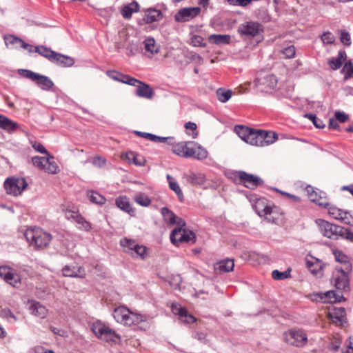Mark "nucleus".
<instances>
[{"mask_svg": "<svg viewBox=\"0 0 353 353\" xmlns=\"http://www.w3.org/2000/svg\"><path fill=\"white\" fill-rule=\"evenodd\" d=\"M253 208L259 216L270 219L268 216L272 212V204L266 199H257L253 204Z\"/></svg>", "mask_w": 353, "mask_h": 353, "instance_id": "15", "label": "nucleus"}, {"mask_svg": "<svg viewBox=\"0 0 353 353\" xmlns=\"http://www.w3.org/2000/svg\"><path fill=\"white\" fill-rule=\"evenodd\" d=\"M150 137H151V139L150 141H154V142H159V143H165L168 142L169 144L172 143L173 137H159L155 134L148 135Z\"/></svg>", "mask_w": 353, "mask_h": 353, "instance_id": "55", "label": "nucleus"}, {"mask_svg": "<svg viewBox=\"0 0 353 353\" xmlns=\"http://www.w3.org/2000/svg\"><path fill=\"white\" fill-rule=\"evenodd\" d=\"M185 311L186 310L179 303H172V312L174 314L178 315L180 319H183V316H185Z\"/></svg>", "mask_w": 353, "mask_h": 353, "instance_id": "52", "label": "nucleus"}, {"mask_svg": "<svg viewBox=\"0 0 353 353\" xmlns=\"http://www.w3.org/2000/svg\"><path fill=\"white\" fill-rule=\"evenodd\" d=\"M234 263L232 259H227L217 263L215 269L219 270L220 273L228 272L233 270Z\"/></svg>", "mask_w": 353, "mask_h": 353, "instance_id": "27", "label": "nucleus"}, {"mask_svg": "<svg viewBox=\"0 0 353 353\" xmlns=\"http://www.w3.org/2000/svg\"><path fill=\"white\" fill-rule=\"evenodd\" d=\"M263 136V134L261 135V130L252 129L245 142L252 145L263 147V141H264L265 137Z\"/></svg>", "mask_w": 353, "mask_h": 353, "instance_id": "18", "label": "nucleus"}, {"mask_svg": "<svg viewBox=\"0 0 353 353\" xmlns=\"http://www.w3.org/2000/svg\"><path fill=\"white\" fill-rule=\"evenodd\" d=\"M92 330L98 338L103 341L117 343L120 340L119 334L100 321L93 323Z\"/></svg>", "mask_w": 353, "mask_h": 353, "instance_id": "6", "label": "nucleus"}, {"mask_svg": "<svg viewBox=\"0 0 353 353\" xmlns=\"http://www.w3.org/2000/svg\"><path fill=\"white\" fill-rule=\"evenodd\" d=\"M34 52L48 59L50 62H52V60L56 54L55 51L52 50L50 48H48L44 46H38L34 47Z\"/></svg>", "mask_w": 353, "mask_h": 353, "instance_id": "34", "label": "nucleus"}, {"mask_svg": "<svg viewBox=\"0 0 353 353\" xmlns=\"http://www.w3.org/2000/svg\"><path fill=\"white\" fill-rule=\"evenodd\" d=\"M328 210V213L335 219L341 220L343 214H346L345 211H343L336 206L332 205L329 203L328 208H326Z\"/></svg>", "mask_w": 353, "mask_h": 353, "instance_id": "45", "label": "nucleus"}, {"mask_svg": "<svg viewBox=\"0 0 353 353\" xmlns=\"http://www.w3.org/2000/svg\"><path fill=\"white\" fill-rule=\"evenodd\" d=\"M144 48L146 52L151 54H157L159 52V46L156 44V41L153 37H148L144 41Z\"/></svg>", "mask_w": 353, "mask_h": 353, "instance_id": "35", "label": "nucleus"}, {"mask_svg": "<svg viewBox=\"0 0 353 353\" xmlns=\"http://www.w3.org/2000/svg\"><path fill=\"white\" fill-rule=\"evenodd\" d=\"M210 42L216 45L228 44L230 42V36L228 34H211L208 37Z\"/></svg>", "mask_w": 353, "mask_h": 353, "instance_id": "33", "label": "nucleus"}, {"mask_svg": "<svg viewBox=\"0 0 353 353\" xmlns=\"http://www.w3.org/2000/svg\"><path fill=\"white\" fill-rule=\"evenodd\" d=\"M0 276L8 283L16 286L20 283V276L12 269L7 266L0 267Z\"/></svg>", "mask_w": 353, "mask_h": 353, "instance_id": "16", "label": "nucleus"}, {"mask_svg": "<svg viewBox=\"0 0 353 353\" xmlns=\"http://www.w3.org/2000/svg\"><path fill=\"white\" fill-rule=\"evenodd\" d=\"M115 204L119 208L130 214L134 212L133 208L130 203L129 199L126 196H121L117 198L115 200Z\"/></svg>", "mask_w": 353, "mask_h": 353, "instance_id": "25", "label": "nucleus"}, {"mask_svg": "<svg viewBox=\"0 0 353 353\" xmlns=\"http://www.w3.org/2000/svg\"><path fill=\"white\" fill-rule=\"evenodd\" d=\"M122 78V79L120 80V82L132 85V86H137L138 85V83H140V81L132 77L131 76H129L128 74L120 75Z\"/></svg>", "mask_w": 353, "mask_h": 353, "instance_id": "51", "label": "nucleus"}, {"mask_svg": "<svg viewBox=\"0 0 353 353\" xmlns=\"http://www.w3.org/2000/svg\"><path fill=\"white\" fill-rule=\"evenodd\" d=\"M321 40L323 43L332 44L335 41V38L331 32H325L321 35Z\"/></svg>", "mask_w": 353, "mask_h": 353, "instance_id": "57", "label": "nucleus"}, {"mask_svg": "<svg viewBox=\"0 0 353 353\" xmlns=\"http://www.w3.org/2000/svg\"><path fill=\"white\" fill-rule=\"evenodd\" d=\"M314 300L317 301H321L323 303H336L341 301L342 294L340 292H336L334 290L327 291L324 293H316L314 294Z\"/></svg>", "mask_w": 353, "mask_h": 353, "instance_id": "17", "label": "nucleus"}, {"mask_svg": "<svg viewBox=\"0 0 353 353\" xmlns=\"http://www.w3.org/2000/svg\"><path fill=\"white\" fill-rule=\"evenodd\" d=\"M136 87V94L137 96L146 99H151L153 97L154 92L148 84L140 81V83H138Z\"/></svg>", "mask_w": 353, "mask_h": 353, "instance_id": "21", "label": "nucleus"}, {"mask_svg": "<svg viewBox=\"0 0 353 353\" xmlns=\"http://www.w3.org/2000/svg\"><path fill=\"white\" fill-rule=\"evenodd\" d=\"M162 19V12L156 9L149 8L145 11L143 21L145 23H151Z\"/></svg>", "mask_w": 353, "mask_h": 353, "instance_id": "20", "label": "nucleus"}, {"mask_svg": "<svg viewBox=\"0 0 353 353\" xmlns=\"http://www.w3.org/2000/svg\"><path fill=\"white\" fill-rule=\"evenodd\" d=\"M347 54L345 50H341L339 51L338 56L336 58H332L328 61V65L333 70L339 69L343 63L346 60Z\"/></svg>", "mask_w": 353, "mask_h": 353, "instance_id": "23", "label": "nucleus"}, {"mask_svg": "<svg viewBox=\"0 0 353 353\" xmlns=\"http://www.w3.org/2000/svg\"><path fill=\"white\" fill-rule=\"evenodd\" d=\"M48 158V163L45 165L44 171L50 174H57L59 169L57 163L53 161L54 157L49 154L46 157Z\"/></svg>", "mask_w": 353, "mask_h": 353, "instance_id": "36", "label": "nucleus"}, {"mask_svg": "<svg viewBox=\"0 0 353 353\" xmlns=\"http://www.w3.org/2000/svg\"><path fill=\"white\" fill-rule=\"evenodd\" d=\"M18 128V124L4 115H0V128L8 132H13Z\"/></svg>", "mask_w": 353, "mask_h": 353, "instance_id": "29", "label": "nucleus"}, {"mask_svg": "<svg viewBox=\"0 0 353 353\" xmlns=\"http://www.w3.org/2000/svg\"><path fill=\"white\" fill-rule=\"evenodd\" d=\"M37 85L43 90H50L53 85V82L47 76L37 74L34 81Z\"/></svg>", "mask_w": 353, "mask_h": 353, "instance_id": "24", "label": "nucleus"}, {"mask_svg": "<svg viewBox=\"0 0 353 353\" xmlns=\"http://www.w3.org/2000/svg\"><path fill=\"white\" fill-rule=\"evenodd\" d=\"M237 31L244 39H251L263 32V26L259 22L249 21L241 24Z\"/></svg>", "mask_w": 353, "mask_h": 353, "instance_id": "8", "label": "nucleus"}, {"mask_svg": "<svg viewBox=\"0 0 353 353\" xmlns=\"http://www.w3.org/2000/svg\"><path fill=\"white\" fill-rule=\"evenodd\" d=\"M316 223L319 226L321 233L329 239H338L340 237L341 231H343V227L331 223L323 219H316Z\"/></svg>", "mask_w": 353, "mask_h": 353, "instance_id": "9", "label": "nucleus"}, {"mask_svg": "<svg viewBox=\"0 0 353 353\" xmlns=\"http://www.w3.org/2000/svg\"><path fill=\"white\" fill-rule=\"evenodd\" d=\"M340 40L345 46H350L351 45L350 34L345 30H341Z\"/></svg>", "mask_w": 353, "mask_h": 353, "instance_id": "56", "label": "nucleus"}, {"mask_svg": "<svg viewBox=\"0 0 353 353\" xmlns=\"http://www.w3.org/2000/svg\"><path fill=\"white\" fill-rule=\"evenodd\" d=\"M232 91L230 90H224L219 88L216 90V94L219 101L225 103L228 101L232 97Z\"/></svg>", "mask_w": 353, "mask_h": 353, "instance_id": "43", "label": "nucleus"}, {"mask_svg": "<svg viewBox=\"0 0 353 353\" xmlns=\"http://www.w3.org/2000/svg\"><path fill=\"white\" fill-rule=\"evenodd\" d=\"M62 272L63 276L70 277L82 278L84 277L85 274L84 269L81 267H70L69 265H65L63 268Z\"/></svg>", "mask_w": 353, "mask_h": 353, "instance_id": "22", "label": "nucleus"}, {"mask_svg": "<svg viewBox=\"0 0 353 353\" xmlns=\"http://www.w3.org/2000/svg\"><path fill=\"white\" fill-rule=\"evenodd\" d=\"M230 5L246 6L250 3V0H228Z\"/></svg>", "mask_w": 353, "mask_h": 353, "instance_id": "63", "label": "nucleus"}, {"mask_svg": "<svg viewBox=\"0 0 353 353\" xmlns=\"http://www.w3.org/2000/svg\"><path fill=\"white\" fill-rule=\"evenodd\" d=\"M334 255L336 261L342 264L341 267H345V263H351L348 261L347 256L344 254L341 251L336 250L334 252Z\"/></svg>", "mask_w": 353, "mask_h": 353, "instance_id": "49", "label": "nucleus"}, {"mask_svg": "<svg viewBox=\"0 0 353 353\" xmlns=\"http://www.w3.org/2000/svg\"><path fill=\"white\" fill-rule=\"evenodd\" d=\"M345 214H343L341 221L347 225H353V216L347 211H345Z\"/></svg>", "mask_w": 353, "mask_h": 353, "instance_id": "62", "label": "nucleus"}, {"mask_svg": "<svg viewBox=\"0 0 353 353\" xmlns=\"http://www.w3.org/2000/svg\"><path fill=\"white\" fill-rule=\"evenodd\" d=\"M32 148L37 152L46 154V156L49 155V152L46 150V148L43 147V145L37 141H34L32 144Z\"/></svg>", "mask_w": 353, "mask_h": 353, "instance_id": "59", "label": "nucleus"}, {"mask_svg": "<svg viewBox=\"0 0 353 353\" xmlns=\"http://www.w3.org/2000/svg\"><path fill=\"white\" fill-rule=\"evenodd\" d=\"M88 196L90 201L99 205L104 204L106 201L103 196L94 191L88 192Z\"/></svg>", "mask_w": 353, "mask_h": 353, "instance_id": "41", "label": "nucleus"}, {"mask_svg": "<svg viewBox=\"0 0 353 353\" xmlns=\"http://www.w3.org/2000/svg\"><path fill=\"white\" fill-rule=\"evenodd\" d=\"M125 158L130 163H133L137 166H143L145 164L146 160L141 156L135 154L133 152H127Z\"/></svg>", "mask_w": 353, "mask_h": 353, "instance_id": "30", "label": "nucleus"}, {"mask_svg": "<svg viewBox=\"0 0 353 353\" xmlns=\"http://www.w3.org/2000/svg\"><path fill=\"white\" fill-rule=\"evenodd\" d=\"M113 317L118 323L127 325H137L145 321L142 315L131 312L125 306L115 308Z\"/></svg>", "mask_w": 353, "mask_h": 353, "instance_id": "4", "label": "nucleus"}, {"mask_svg": "<svg viewBox=\"0 0 353 353\" xmlns=\"http://www.w3.org/2000/svg\"><path fill=\"white\" fill-rule=\"evenodd\" d=\"M52 63H54L61 67H70L74 63V60L69 56L62 54L56 52Z\"/></svg>", "mask_w": 353, "mask_h": 353, "instance_id": "19", "label": "nucleus"}, {"mask_svg": "<svg viewBox=\"0 0 353 353\" xmlns=\"http://www.w3.org/2000/svg\"><path fill=\"white\" fill-rule=\"evenodd\" d=\"M308 197L311 201L316 203L319 206L328 208L329 202L326 197L325 192L319 190H314L311 185H307L305 188Z\"/></svg>", "mask_w": 353, "mask_h": 353, "instance_id": "13", "label": "nucleus"}, {"mask_svg": "<svg viewBox=\"0 0 353 353\" xmlns=\"http://www.w3.org/2000/svg\"><path fill=\"white\" fill-rule=\"evenodd\" d=\"M161 214L166 223L170 225L175 224L176 216L173 212L170 210L168 208L163 207L161 208Z\"/></svg>", "mask_w": 353, "mask_h": 353, "instance_id": "38", "label": "nucleus"}, {"mask_svg": "<svg viewBox=\"0 0 353 353\" xmlns=\"http://www.w3.org/2000/svg\"><path fill=\"white\" fill-rule=\"evenodd\" d=\"M5 42L6 44L8 46L9 44L10 45H14V44H19L21 48H27L28 47V43H26L23 39L13 36V35H9L8 37H5Z\"/></svg>", "mask_w": 353, "mask_h": 353, "instance_id": "39", "label": "nucleus"}, {"mask_svg": "<svg viewBox=\"0 0 353 353\" xmlns=\"http://www.w3.org/2000/svg\"><path fill=\"white\" fill-rule=\"evenodd\" d=\"M175 224L177 227L170 233V241L174 245H178L179 243H195L196 235L193 232L183 228L185 226L183 219L176 216Z\"/></svg>", "mask_w": 353, "mask_h": 353, "instance_id": "3", "label": "nucleus"}, {"mask_svg": "<svg viewBox=\"0 0 353 353\" xmlns=\"http://www.w3.org/2000/svg\"><path fill=\"white\" fill-rule=\"evenodd\" d=\"M139 10V5L137 1L123 6L121 10V14L125 19H130L132 13L137 12Z\"/></svg>", "mask_w": 353, "mask_h": 353, "instance_id": "28", "label": "nucleus"}, {"mask_svg": "<svg viewBox=\"0 0 353 353\" xmlns=\"http://www.w3.org/2000/svg\"><path fill=\"white\" fill-rule=\"evenodd\" d=\"M190 43L194 47H205L206 43L203 37L197 34H190Z\"/></svg>", "mask_w": 353, "mask_h": 353, "instance_id": "47", "label": "nucleus"}, {"mask_svg": "<svg viewBox=\"0 0 353 353\" xmlns=\"http://www.w3.org/2000/svg\"><path fill=\"white\" fill-rule=\"evenodd\" d=\"M351 263H345V267L337 266L332 272V281L339 290L349 289V274L352 272Z\"/></svg>", "mask_w": 353, "mask_h": 353, "instance_id": "5", "label": "nucleus"}, {"mask_svg": "<svg viewBox=\"0 0 353 353\" xmlns=\"http://www.w3.org/2000/svg\"><path fill=\"white\" fill-rule=\"evenodd\" d=\"M18 73L21 76H22L25 78L29 79L32 80V81H34V79L37 77V73L34 72L29 70H26V69H19L18 70Z\"/></svg>", "mask_w": 353, "mask_h": 353, "instance_id": "54", "label": "nucleus"}, {"mask_svg": "<svg viewBox=\"0 0 353 353\" xmlns=\"http://www.w3.org/2000/svg\"><path fill=\"white\" fill-rule=\"evenodd\" d=\"M188 182L192 185H203L205 182V175L203 174H195L191 172L185 176Z\"/></svg>", "mask_w": 353, "mask_h": 353, "instance_id": "32", "label": "nucleus"}, {"mask_svg": "<svg viewBox=\"0 0 353 353\" xmlns=\"http://www.w3.org/2000/svg\"><path fill=\"white\" fill-rule=\"evenodd\" d=\"M134 200L139 205L144 207L149 206L151 203V199L144 193L139 192L134 195Z\"/></svg>", "mask_w": 353, "mask_h": 353, "instance_id": "42", "label": "nucleus"}, {"mask_svg": "<svg viewBox=\"0 0 353 353\" xmlns=\"http://www.w3.org/2000/svg\"><path fill=\"white\" fill-rule=\"evenodd\" d=\"M334 116L336 120L341 123H345L348 119V115L343 112L336 111Z\"/></svg>", "mask_w": 353, "mask_h": 353, "instance_id": "61", "label": "nucleus"}, {"mask_svg": "<svg viewBox=\"0 0 353 353\" xmlns=\"http://www.w3.org/2000/svg\"><path fill=\"white\" fill-rule=\"evenodd\" d=\"M283 340L288 345L303 347L307 342V334L300 329H291L283 333Z\"/></svg>", "mask_w": 353, "mask_h": 353, "instance_id": "7", "label": "nucleus"}, {"mask_svg": "<svg viewBox=\"0 0 353 353\" xmlns=\"http://www.w3.org/2000/svg\"><path fill=\"white\" fill-rule=\"evenodd\" d=\"M30 310L31 314L37 316L41 319L46 317L48 310L45 306L42 305L39 302H34L30 306Z\"/></svg>", "mask_w": 353, "mask_h": 353, "instance_id": "26", "label": "nucleus"}, {"mask_svg": "<svg viewBox=\"0 0 353 353\" xmlns=\"http://www.w3.org/2000/svg\"><path fill=\"white\" fill-rule=\"evenodd\" d=\"M340 237L353 241V233L345 228H343V231L341 232Z\"/></svg>", "mask_w": 353, "mask_h": 353, "instance_id": "64", "label": "nucleus"}, {"mask_svg": "<svg viewBox=\"0 0 353 353\" xmlns=\"http://www.w3.org/2000/svg\"><path fill=\"white\" fill-rule=\"evenodd\" d=\"M252 129V128H250L248 127H246L244 125H238L234 127L235 132L244 141H246L247 137L250 134Z\"/></svg>", "mask_w": 353, "mask_h": 353, "instance_id": "40", "label": "nucleus"}, {"mask_svg": "<svg viewBox=\"0 0 353 353\" xmlns=\"http://www.w3.org/2000/svg\"><path fill=\"white\" fill-rule=\"evenodd\" d=\"M282 53L286 58H292L295 55V48L294 46H288L282 50Z\"/></svg>", "mask_w": 353, "mask_h": 353, "instance_id": "58", "label": "nucleus"}, {"mask_svg": "<svg viewBox=\"0 0 353 353\" xmlns=\"http://www.w3.org/2000/svg\"><path fill=\"white\" fill-rule=\"evenodd\" d=\"M169 187L172 190H173L176 194L179 199L181 201H182L183 198V194L177 182L175 181H169Z\"/></svg>", "mask_w": 353, "mask_h": 353, "instance_id": "53", "label": "nucleus"}, {"mask_svg": "<svg viewBox=\"0 0 353 353\" xmlns=\"http://www.w3.org/2000/svg\"><path fill=\"white\" fill-rule=\"evenodd\" d=\"M341 72L344 74L345 80L353 78V62L352 60H349L344 64Z\"/></svg>", "mask_w": 353, "mask_h": 353, "instance_id": "46", "label": "nucleus"}, {"mask_svg": "<svg viewBox=\"0 0 353 353\" xmlns=\"http://www.w3.org/2000/svg\"><path fill=\"white\" fill-rule=\"evenodd\" d=\"M260 84L265 86L267 89H274L277 85V78L274 74H268L259 79Z\"/></svg>", "mask_w": 353, "mask_h": 353, "instance_id": "31", "label": "nucleus"}, {"mask_svg": "<svg viewBox=\"0 0 353 353\" xmlns=\"http://www.w3.org/2000/svg\"><path fill=\"white\" fill-rule=\"evenodd\" d=\"M307 264L308 269L313 274H317L319 270H321V265L319 263L314 264L308 261Z\"/></svg>", "mask_w": 353, "mask_h": 353, "instance_id": "60", "label": "nucleus"}, {"mask_svg": "<svg viewBox=\"0 0 353 353\" xmlns=\"http://www.w3.org/2000/svg\"><path fill=\"white\" fill-rule=\"evenodd\" d=\"M172 150L174 154L185 158L203 160L208 157V151L194 141H182L174 144Z\"/></svg>", "mask_w": 353, "mask_h": 353, "instance_id": "1", "label": "nucleus"}, {"mask_svg": "<svg viewBox=\"0 0 353 353\" xmlns=\"http://www.w3.org/2000/svg\"><path fill=\"white\" fill-rule=\"evenodd\" d=\"M74 219L79 225L78 228L81 230H84L85 231H89L91 229L90 223L87 221L82 216L79 214H77L73 216Z\"/></svg>", "mask_w": 353, "mask_h": 353, "instance_id": "44", "label": "nucleus"}, {"mask_svg": "<svg viewBox=\"0 0 353 353\" xmlns=\"http://www.w3.org/2000/svg\"><path fill=\"white\" fill-rule=\"evenodd\" d=\"M201 12L199 7L184 8L180 9L174 15L176 22H186L198 16Z\"/></svg>", "mask_w": 353, "mask_h": 353, "instance_id": "14", "label": "nucleus"}, {"mask_svg": "<svg viewBox=\"0 0 353 353\" xmlns=\"http://www.w3.org/2000/svg\"><path fill=\"white\" fill-rule=\"evenodd\" d=\"M265 135L263 147L273 143L278 139V134L276 132L261 130V135Z\"/></svg>", "mask_w": 353, "mask_h": 353, "instance_id": "37", "label": "nucleus"}, {"mask_svg": "<svg viewBox=\"0 0 353 353\" xmlns=\"http://www.w3.org/2000/svg\"><path fill=\"white\" fill-rule=\"evenodd\" d=\"M272 276L275 280H283L290 276V270H288L285 272H279L275 270L272 272Z\"/></svg>", "mask_w": 353, "mask_h": 353, "instance_id": "50", "label": "nucleus"}, {"mask_svg": "<svg viewBox=\"0 0 353 353\" xmlns=\"http://www.w3.org/2000/svg\"><path fill=\"white\" fill-rule=\"evenodd\" d=\"M26 241L36 249H43L48 246L52 236L39 228H28L23 234Z\"/></svg>", "mask_w": 353, "mask_h": 353, "instance_id": "2", "label": "nucleus"}, {"mask_svg": "<svg viewBox=\"0 0 353 353\" xmlns=\"http://www.w3.org/2000/svg\"><path fill=\"white\" fill-rule=\"evenodd\" d=\"M120 244L123 248L124 251L132 256L145 258L146 247L139 245L134 240L124 238L121 240Z\"/></svg>", "mask_w": 353, "mask_h": 353, "instance_id": "12", "label": "nucleus"}, {"mask_svg": "<svg viewBox=\"0 0 353 353\" xmlns=\"http://www.w3.org/2000/svg\"><path fill=\"white\" fill-rule=\"evenodd\" d=\"M233 174L235 180H239V183L250 189H254L263 184V181L260 177L244 171H236Z\"/></svg>", "mask_w": 353, "mask_h": 353, "instance_id": "11", "label": "nucleus"}, {"mask_svg": "<svg viewBox=\"0 0 353 353\" xmlns=\"http://www.w3.org/2000/svg\"><path fill=\"white\" fill-rule=\"evenodd\" d=\"M33 165L39 170H43L45 165L48 163V158L46 157L35 156L32 158Z\"/></svg>", "mask_w": 353, "mask_h": 353, "instance_id": "48", "label": "nucleus"}, {"mask_svg": "<svg viewBox=\"0 0 353 353\" xmlns=\"http://www.w3.org/2000/svg\"><path fill=\"white\" fill-rule=\"evenodd\" d=\"M28 183L23 178L10 177L4 182V188L7 194L17 196L27 188Z\"/></svg>", "mask_w": 353, "mask_h": 353, "instance_id": "10", "label": "nucleus"}]
</instances>
